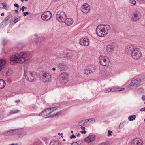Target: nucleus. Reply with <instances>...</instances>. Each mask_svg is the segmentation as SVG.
I'll return each instance as SVG.
<instances>
[{"label":"nucleus","instance_id":"nucleus-32","mask_svg":"<svg viewBox=\"0 0 145 145\" xmlns=\"http://www.w3.org/2000/svg\"><path fill=\"white\" fill-rule=\"evenodd\" d=\"M136 117L135 115H131L129 116L128 119L129 121H132L135 119Z\"/></svg>","mask_w":145,"mask_h":145},{"label":"nucleus","instance_id":"nucleus-20","mask_svg":"<svg viewBox=\"0 0 145 145\" xmlns=\"http://www.w3.org/2000/svg\"><path fill=\"white\" fill-rule=\"evenodd\" d=\"M4 136L14 135V130H9L3 132L2 134Z\"/></svg>","mask_w":145,"mask_h":145},{"label":"nucleus","instance_id":"nucleus-21","mask_svg":"<svg viewBox=\"0 0 145 145\" xmlns=\"http://www.w3.org/2000/svg\"><path fill=\"white\" fill-rule=\"evenodd\" d=\"M63 22H64L67 26H70L73 24V20L71 18H66V19L64 20Z\"/></svg>","mask_w":145,"mask_h":145},{"label":"nucleus","instance_id":"nucleus-53","mask_svg":"<svg viewBox=\"0 0 145 145\" xmlns=\"http://www.w3.org/2000/svg\"><path fill=\"white\" fill-rule=\"evenodd\" d=\"M90 121L91 120L92 122L94 121V122H95V120L93 118H91V119H90Z\"/></svg>","mask_w":145,"mask_h":145},{"label":"nucleus","instance_id":"nucleus-45","mask_svg":"<svg viewBox=\"0 0 145 145\" xmlns=\"http://www.w3.org/2000/svg\"><path fill=\"white\" fill-rule=\"evenodd\" d=\"M20 11H22L23 12L25 11V6H23L22 8H21L20 9Z\"/></svg>","mask_w":145,"mask_h":145},{"label":"nucleus","instance_id":"nucleus-8","mask_svg":"<svg viewBox=\"0 0 145 145\" xmlns=\"http://www.w3.org/2000/svg\"><path fill=\"white\" fill-rule=\"evenodd\" d=\"M52 16L51 12L50 11H47L41 15V18L44 20L48 21L49 20Z\"/></svg>","mask_w":145,"mask_h":145},{"label":"nucleus","instance_id":"nucleus-37","mask_svg":"<svg viewBox=\"0 0 145 145\" xmlns=\"http://www.w3.org/2000/svg\"><path fill=\"white\" fill-rule=\"evenodd\" d=\"M14 20H13V22L14 23H16L18 21H19L20 18V17L17 18L16 17L14 18Z\"/></svg>","mask_w":145,"mask_h":145},{"label":"nucleus","instance_id":"nucleus-12","mask_svg":"<svg viewBox=\"0 0 145 145\" xmlns=\"http://www.w3.org/2000/svg\"><path fill=\"white\" fill-rule=\"evenodd\" d=\"M90 9V6L88 4L84 3L82 6L81 10L82 12L84 13H87Z\"/></svg>","mask_w":145,"mask_h":145},{"label":"nucleus","instance_id":"nucleus-49","mask_svg":"<svg viewBox=\"0 0 145 145\" xmlns=\"http://www.w3.org/2000/svg\"><path fill=\"white\" fill-rule=\"evenodd\" d=\"M6 42V41L5 39H3L2 40V43L3 45H5Z\"/></svg>","mask_w":145,"mask_h":145},{"label":"nucleus","instance_id":"nucleus-59","mask_svg":"<svg viewBox=\"0 0 145 145\" xmlns=\"http://www.w3.org/2000/svg\"><path fill=\"white\" fill-rule=\"evenodd\" d=\"M52 70L53 71H55L56 70V69L54 67H53V68L52 69Z\"/></svg>","mask_w":145,"mask_h":145},{"label":"nucleus","instance_id":"nucleus-16","mask_svg":"<svg viewBox=\"0 0 145 145\" xmlns=\"http://www.w3.org/2000/svg\"><path fill=\"white\" fill-rule=\"evenodd\" d=\"M138 48L133 45H131L127 46L126 48V52H128L129 53H131V54L132 52H134L135 50L137 49Z\"/></svg>","mask_w":145,"mask_h":145},{"label":"nucleus","instance_id":"nucleus-39","mask_svg":"<svg viewBox=\"0 0 145 145\" xmlns=\"http://www.w3.org/2000/svg\"><path fill=\"white\" fill-rule=\"evenodd\" d=\"M144 91L143 89L142 88L138 89L137 90V92L139 94L142 93Z\"/></svg>","mask_w":145,"mask_h":145},{"label":"nucleus","instance_id":"nucleus-40","mask_svg":"<svg viewBox=\"0 0 145 145\" xmlns=\"http://www.w3.org/2000/svg\"><path fill=\"white\" fill-rule=\"evenodd\" d=\"M129 2L131 4L135 5L136 3V1L134 0H129Z\"/></svg>","mask_w":145,"mask_h":145},{"label":"nucleus","instance_id":"nucleus-17","mask_svg":"<svg viewBox=\"0 0 145 145\" xmlns=\"http://www.w3.org/2000/svg\"><path fill=\"white\" fill-rule=\"evenodd\" d=\"M131 144L132 145H143V142L140 139L137 138L134 139Z\"/></svg>","mask_w":145,"mask_h":145},{"label":"nucleus","instance_id":"nucleus-25","mask_svg":"<svg viewBox=\"0 0 145 145\" xmlns=\"http://www.w3.org/2000/svg\"><path fill=\"white\" fill-rule=\"evenodd\" d=\"M13 18V16L12 15H9L7 16V17L5 18V19L3 21V22H5V21H8L10 22Z\"/></svg>","mask_w":145,"mask_h":145},{"label":"nucleus","instance_id":"nucleus-22","mask_svg":"<svg viewBox=\"0 0 145 145\" xmlns=\"http://www.w3.org/2000/svg\"><path fill=\"white\" fill-rule=\"evenodd\" d=\"M64 53L65 54V57L68 58H71L72 56V52L70 51H66L64 52Z\"/></svg>","mask_w":145,"mask_h":145},{"label":"nucleus","instance_id":"nucleus-51","mask_svg":"<svg viewBox=\"0 0 145 145\" xmlns=\"http://www.w3.org/2000/svg\"><path fill=\"white\" fill-rule=\"evenodd\" d=\"M6 74L8 76H10L11 75V74L10 73L9 71H8L6 72Z\"/></svg>","mask_w":145,"mask_h":145},{"label":"nucleus","instance_id":"nucleus-11","mask_svg":"<svg viewBox=\"0 0 145 145\" xmlns=\"http://www.w3.org/2000/svg\"><path fill=\"white\" fill-rule=\"evenodd\" d=\"M51 74L48 72H43L42 76V77L43 80L44 82L49 81L51 78Z\"/></svg>","mask_w":145,"mask_h":145},{"label":"nucleus","instance_id":"nucleus-48","mask_svg":"<svg viewBox=\"0 0 145 145\" xmlns=\"http://www.w3.org/2000/svg\"><path fill=\"white\" fill-rule=\"evenodd\" d=\"M82 130L80 131V133L82 134H85L86 133V131L85 130Z\"/></svg>","mask_w":145,"mask_h":145},{"label":"nucleus","instance_id":"nucleus-62","mask_svg":"<svg viewBox=\"0 0 145 145\" xmlns=\"http://www.w3.org/2000/svg\"><path fill=\"white\" fill-rule=\"evenodd\" d=\"M58 134L60 135H63V133H58Z\"/></svg>","mask_w":145,"mask_h":145},{"label":"nucleus","instance_id":"nucleus-38","mask_svg":"<svg viewBox=\"0 0 145 145\" xmlns=\"http://www.w3.org/2000/svg\"><path fill=\"white\" fill-rule=\"evenodd\" d=\"M84 140L86 142L88 143L91 142V140L90 139L89 136H88L87 137L85 138Z\"/></svg>","mask_w":145,"mask_h":145},{"label":"nucleus","instance_id":"nucleus-41","mask_svg":"<svg viewBox=\"0 0 145 145\" xmlns=\"http://www.w3.org/2000/svg\"><path fill=\"white\" fill-rule=\"evenodd\" d=\"M1 5L5 8H7V5L5 3H2Z\"/></svg>","mask_w":145,"mask_h":145},{"label":"nucleus","instance_id":"nucleus-4","mask_svg":"<svg viewBox=\"0 0 145 145\" xmlns=\"http://www.w3.org/2000/svg\"><path fill=\"white\" fill-rule=\"evenodd\" d=\"M51 110L45 109L39 115L40 116L44 117L47 116L50 113L52 114L53 113L54 116H56L61 114L62 112V110H60L59 112H56V109H54L51 112Z\"/></svg>","mask_w":145,"mask_h":145},{"label":"nucleus","instance_id":"nucleus-2","mask_svg":"<svg viewBox=\"0 0 145 145\" xmlns=\"http://www.w3.org/2000/svg\"><path fill=\"white\" fill-rule=\"evenodd\" d=\"M110 29L109 25L101 24L97 26L96 31L98 36L102 37L106 35L108 33V31Z\"/></svg>","mask_w":145,"mask_h":145},{"label":"nucleus","instance_id":"nucleus-58","mask_svg":"<svg viewBox=\"0 0 145 145\" xmlns=\"http://www.w3.org/2000/svg\"><path fill=\"white\" fill-rule=\"evenodd\" d=\"M15 12L17 14H18L19 13V12L17 10H15Z\"/></svg>","mask_w":145,"mask_h":145},{"label":"nucleus","instance_id":"nucleus-28","mask_svg":"<svg viewBox=\"0 0 145 145\" xmlns=\"http://www.w3.org/2000/svg\"><path fill=\"white\" fill-rule=\"evenodd\" d=\"M112 92H117L120 91H123L125 90V88L121 89L120 88H113Z\"/></svg>","mask_w":145,"mask_h":145},{"label":"nucleus","instance_id":"nucleus-35","mask_svg":"<svg viewBox=\"0 0 145 145\" xmlns=\"http://www.w3.org/2000/svg\"><path fill=\"white\" fill-rule=\"evenodd\" d=\"M60 106V105L59 104H56V105H55V107H49L47 108L46 109H54L55 108H59V107Z\"/></svg>","mask_w":145,"mask_h":145},{"label":"nucleus","instance_id":"nucleus-64","mask_svg":"<svg viewBox=\"0 0 145 145\" xmlns=\"http://www.w3.org/2000/svg\"><path fill=\"white\" fill-rule=\"evenodd\" d=\"M140 111H145V109H140Z\"/></svg>","mask_w":145,"mask_h":145},{"label":"nucleus","instance_id":"nucleus-31","mask_svg":"<svg viewBox=\"0 0 145 145\" xmlns=\"http://www.w3.org/2000/svg\"><path fill=\"white\" fill-rule=\"evenodd\" d=\"M49 145H59V144L58 141L53 140L50 142Z\"/></svg>","mask_w":145,"mask_h":145},{"label":"nucleus","instance_id":"nucleus-10","mask_svg":"<svg viewBox=\"0 0 145 145\" xmlns=\"http://www.w3.org/2000/svg\"><path fill=\"white\" fill-rule=\"evenodd\" d=\"M141 17V14L137 10L135 11L133 14L131 20L134 21L139 20Z\"/></svg>","mask_w":145,"mask_h":145},{"label":"nucleus","instance_id":"nucleus-5","mask_svg":"<svg viewBox=\"0 0 145 145\" xmlns=\"http://www.w3.org/2000/svg\"><path fill=\"white\" fill-rule=\"evenodd\" d=\"M56 19L59 22H63L66 19L67 16L66 14L63 11H59L57 12L56 15Z\"/></svg>","mask_w":145,"mask_h":145},{"label":"nucleus","instance_id":"nucleus-47","mask_svg":"<svg viewBox=\"0 0 145 145\" xmlns=\"http://www.w3.org/2000/svg\"><path fill=\"white\" fill-rule=\"evenodd\" d=\"M76 137L74 135H72L70 137V139H72L73 138H75Z\"/></svg>","mask_w":145,"mask_h":145},{"label":"nucleus","instance_id":"nucleus-13","mask_svg":"<svg viewBox=\"0 0 145 145\" xmlns=\"http://www.w3.org/2000/svg\"><path fill=\"white\" fill-rule=\"evenodd\" d=\"M60 82L62 84H65L67 82V74L65 72L61 73L59 76Z\"/></svg>","mask_w":145,"mask_h":145},{"label":"nucleus","instance_id":"nucleus-9","mask_svg":"<svg viewBox=\"0 0 145 145\" xmlns=\"http://www.w3.org/2000/svg\"><path fill=\"white\" fill-rule=\"evenodd\" d=\"M141 82V80L140 78H135L132 80L131 83L130 84V85L131 86L134 87V88H135Z\"/></svg>","mask_w":145,"mask_h":145},{"label":"nucleus","instance_id":"nucleus-19","mask_svg":"<svg viewBox=\"0 0 145 145\" xmlns=\"http://www.w3.org/2000/svg\"><path fill=\"white\" fill-rule=\"evenodd\" d=\"M106 51L109 54H111L114 51V46L113 44L112 45H108L106 47Z\"/></svg>","mask_w":145,"mask_h":145},{"label":"nucleus","instance_id":"nucleus-57","mask_svg":"<svg viewBox=\"0 0 145 145\" xmlns=\"http://www.w3.org/2000/svg\"><path fill=\"white\" fill-rule=\"evenodd\" d=\"M9 145H18V144L15 143V144H10Z\"/></svg>","mask_w":145,"mask_h":145},{"label":"nucleus","instance_id":"nucleus-15","mask_svg":"<svg viewBox=\"0 0 145 145\" xmlns=\"http://www.w3.org/2000/svg\"><path fill=\"white\" fill-rule=\"evenodd\" d=\"M80 44L82 45L88 46L89 44V39L87 37L81 38L80 40Z\"/></svg>","mask_w":145,"mask_h":145},{"label":"nucleus","instance_id":"nucleus-33","mask_svg":"<svg viewBox=\"0 0 145 145\" xmlns=\"http://www.w3.org/2000/svg\"><path fill=\"white\" fill-rule=\"evenodd\" d=\"M89 136L91 142L93 141L95 139V136L94 135H92Z\"/></svg>","mask_w":145,"mask_h":145},{"label":"nucleus","instance_id":"nucleus-30","mask_svg":"<svg viewBox=\"0 0 145 145\" xmlns=\"http://www.w3.org/2000/svg\"><path fill=\"white\" fill-rule=\"evenodd\" d=\"M6 63V61L3 59H0V67H2L4 66Z\"/></svg>","mask_w":145,"mask_h":145},{"label":"nucleus","instance_id":"nucleus-55","mask_svg":"<svg viewBox=\"0 0 145 145\" xmlns=\"http://www.w3.org/2000/svg\"><path fill=\"white\" fill-rule=\"evenodd\" d=\"M20 100H15L14 102L15 103H19L20 102Z\"/></svg>","mask_w":145,"mask_h":145},{"label":"nucleus","instance_id":"nucleus-63","mask_svg":"<svg viewBox=\"0 0 145 145\" xmlns=\"http://www.w3.org/2000/svg\"><path fill=\"white\" fill-rule=\"evenodd\" d=\"M1 16H3L4 15V13H2L1 14Z\"/></svg>","mask_w":145,"mask_h":145},{"label":"nucleus","instance_id":"nucleus-14","mask_svg":"<svg viewBox=\"0 0 145 145\" xmlns=\"http://www.w3.org/2000/svg\"><path fill=\"white\" fill-rule=\"evenodd\" d=\"M14 134H18L22 137L26 134V132L23 129L14 130Z\"/></svg>","mask_w":145,"mask_h":145},{"label":"nucleus","instance_id":"nucleus-34","mask_svg":"<svg viewBox=\"0 0 145 145\" xmlns=\"http://www.w3.org/2000/svg\"><path fill=\"white\" fill-rule=\"evenodd\" d=\"M19 110H16V109H13L10 112V114H14L16 113L19 112Z\"/></svg>","mask_w":145,"mask_h":145},{"label":"nucleus","instance_id":"nucleus-24","mask_svg":"<svg viewBox=\"0 0 145 145\" xmlns=\"http://www.w3.org/2000/svg\"><path fill=\"white\" fill-rule=\"evenodd\" d=\"M55 59L56 60H59L60 58L63 57H65V55L64 54H63L61 53H60L54 56Z\"/></svg>","mask_w":145,"mask_h":145},{"label":"nucleus","instance_id":"nucleus-6","mask_svg":"<svg viewBox=\"0 0 145 145\" xmlns=\"http://www.w3.org/2000/svg\"><path fill=\"white\" fill-rule=\"evenodd\" d=\"M99 63L100 65L103 66H107L109 63V59L106 56H101L99 59Z\"/></svg>","mask_w":145,"mask_h":145},{"label":"nucleus","instance_id":"nucleus-56","mask_svg":"<svg viewBox=\"0 0 145 145\" xmlns=\"http://www.w3.org/2000/svg\"><path fill=\"white\" fill-rule=\"evenodd\" d=\"M106 143L105 142H103L100 144V145H105Z\"/></svg>","mask_w":145,"mask_h":145},{"label":"nucleus","instance_id":"nucleus-60","mask_svg":"<svg viewBox=\"0 0 145 145\" xmlns=\"http://www.w3.org/2000/svg\"><path fill=\"white\" fill-rule=\"evenodd\" d=\"M80 134L79 133H78V134H77V137H79L80 136Z\"/></svg>","mask_w":145,"mask_h":145},{"label":"nucleus","instance_id":"nucleus-3","mask_svg":"<svg viewBox=\"0 0 145 145\" xmlns=\"http://www.w3.org/2000/svg\"><path fill=\"white\" fill-rule=\"evenodd\" d=\"M24 75L26 79L29 81L32 82L34 81L35 77L37 75L36 72L33 71L24 70Z\"/></svg>","mask_w":145,"mask_h":145},{"label":"nucleus","instance_id":"nucleus-44","mask_svg":"<svg viewBox=\"0 0 145 145\" xmlns=\"http://www.w3.org/2000/svg\"><path fill=\"white\" fill-rule=\"evenodd\" d=\"M112 131H110V130H108V134L107 135L108 136H111L112 135Z\"/></svg>","mask_w":145,"mask_h":145},{"label":"nucleus","instance_id":"nucleus-54","mask_svg":"<svg viewBox=\"0 0 145 145\" xmlns=\"http://www.w3.org/2000/svg\"><path fill=\"white\" fill-rule=\"evenodd\" d=\"M138 1H139L140 2H144L145 1V0H137Z\"/></svg>","mask_w":145,"mask_h":145},{"label":"nucleus","instance_id":"nucleus-50","mask_svg":"<svg viewBox=\"0 0 145 145\" xmlns=\"http://www.w3.org/2000/svg\"><path fill=\"white\" fill-rule=\"evenodd\" d=\"M14 6L18 8L19 7V6L18 5L17 3H15L14 4Z\"/></svg>","mask_w":145,"mask_h":145},{"label":"nucleus","instance_id":"nucleus-26","mask_svg":"<svg viewBox=\"0 0 145 145\" xmlns=\"http://www.w3.org/2000/svg\"><path fill=\"white\" fill-rule=\"evenodd\" d=\"M85 123L84 121L83 120H81L79 121L78 123V125L80 127V128L81 129L83 130H85L86 128L84 127H83V125H84L85 124Z\"/></svg>","mask_w":145,"mask_h":145},{"label":"nucleus","instance_id":"nucleus-46","mask_svg":"<svg viewBox=\"0 0 145 145\" xmlns=\"http://www.w3.org/2000/svg\"><path fill=\"white\" fill-rule=\"evenodd\" d=\"M124 126V125L122 123H120V125H119V128L120 129H121Z\"/></svg>","mask_w":145,"mask_h":145},{"label":"nucleus","instance_id":"nucleus-42","mask_svg":"<svg viewBox=\"0 0 145 145\" xmlns=\"http://www.w3.org/2000/svg\"><path fill=\"white\" fill-rule=\"evenodd\" d=\"M79 141L74 142L71 143V145H79Z\"/></svg>","mask_w":145,"mask_h":145},{"label":"nucleus","instance_id":"nucleus-23","mask_svg":"<svg viewBox=\"0 0 145 145\" xmlns=\"http://www.w3.org/2000/svg\"><path fill=\"white\" fill-rule=\"evenodd\" d=\"M44 40V39L42 37H39L35 39V42L36 44L37 45H39L41 42Z\"/></svg>","mask_w":145,"mask_h":145},{"label":"nucleus","instance_id":"nucleus-1","mask_svg":"<svg viewBox=\"0 0 145 145\" xmlns=\"http://www.w3.org/2000/svg\"><path fill=\"white\" fill-rule=\"evenodd\" d=\"M28 55L25 52H22L19 54L12 55L10 57L11 63H15L21 64L24 62L28 59Z\"/></svg>","mask_w":145,"mask_h":145},{"label":"nucleus","instance_id":"nucleus-18","mask_svg":"<svg viewBox=\"0 0 145 145\" xmlns=\"http://www.w3.org/2000/svg\"><path fill=\"white\" fill-rule=\"evenodd\" d=\"M95 68L94 67H90V68L85 69L84 73L85 74H89L92 72H94L95 71Z\"/></svg>","mask_w":145,"mask_h":145},{"label":"nucleus","instance_id":"nucleus-36","mask_svg":"<svg viewBox=\"0 0 145 145\" xmlns=\"http://www.w3.org/2000/svg\"><path fill=\"white\" fill-rule=\"evenodd\" d=\"M110 92H112V88L110 89H106L104 91V92L105 93H109Z\"/></svg>","mask_w":145,"mask_h":145},{"label":"nucleus","instance_id":"nucleus-43","mask_svg":"<svg viewBox=\"0 0 145 145\" xmlns=\"http://www.w3.org/2000/svg\"><path fill=\"white\" fill-rule=\"evenodd\" d=\"M29 14V13L28 12H23L22 14L24 17L26 16L27 15H28Z\"/></svg>","mask_w":145,"mask_h":145},{"label":"nucleus","instance_id":"nucleus-61","mask_svg":"<svg viewBox=\"0 0 145 145\" xmlns=\"http://www.w3.org/2000/svg\"><path fill=\"white\" fill-rule=\"evenodd\" d=\"M3 118V117L1 116H0V120H2Z\"/></svg>","mask_w":145,"mask_h":145},{"label":"nucleus","instance_id":"nucleus-52","mask_svg":"<svg viewBox=\"0 0 145 145\" xmlns=\"http://www.w3.org/2000/svg\"><path fill=\"white\" fill-rule=\"evenodd\" d=\"M141 99L143 101H145V95H143Z\"/></svg>","mask_w":145,"mask_h":145},{"label":"nucleus","instance_id":"nucleus-29","mask_svg":"<svg viewBox=\"0 0 145 145\" xmlns=\"http://www.w3.org/2000/svg\"><path fill=\"white\" fill-rule=\"evenodd\" d=\"M5 86V83L4 80L2 79H0V89L3 88Z\"/></svg>","mask_w":145,"mask_h":145},{"label":"nucleus","instance_id":"nucleus-27","mask_svg":"<svg viewBox=\"0 0 145 145\" xmlns=\"http://www.w3.org/2000/svg\"><path fill=\"white\" fill-rule=\"evenodd\" d=\"M65 65L63 63H61L58 65L59 69L60 71L63 70L65 68Z\"/></svg>","mask_w":145,"mask_h":145},{"label":"nucleus","instance_id":"nucleus-7","mask_svg":"<svg viewBox=\"0 0 145 145\" xmlns=\"http://www.w3.org/2000/svg\"><path fill=\"white\" fill-rule=\"evenodd\" d=\"M131 55L133 59L137 60L139 59L142 56L140 49L138 48L135 50L134 52L132 53Z\"/></svg>","mask_w":145,"mask_h":145}]
</instances>
